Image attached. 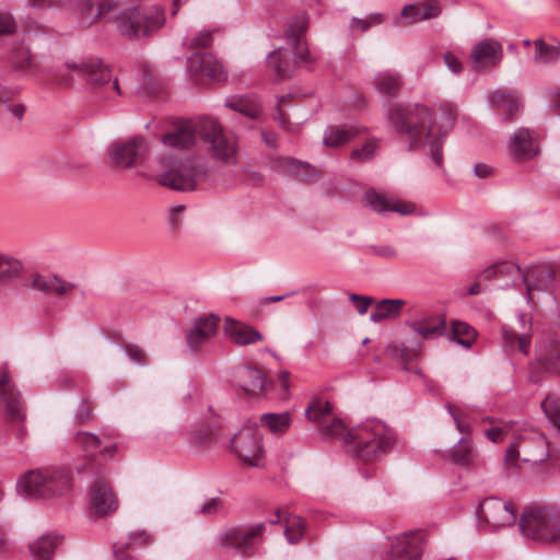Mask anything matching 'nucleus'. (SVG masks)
<instances>
[{
  "label": "nucleus",
  "mask_w": 560,
  "mask_h": 560,
  "mask_svg": "<svg viewBox=\"0 0 560 560\" xmlns=\"http://www.w3.org/2000/svg\"><path fill=\"white\" fill-rule=\"evenodd\" d=\"M68 69L77 72L94 91H100V98L112 100L115 95H121L117 79H113L110 69L98 58H89L81 62L67 61Z\"/></svg>",
  "instance_id": "nucleus-9"
},
{
  "label": "nucleus",
  "mask_w": 560,
  "mask_h": 560,
  "mask_svg": "<svg viewBox=\"0 0 560 560\" xmlns=\"http://www.w3.org/2000/svg\"><path fill=\"white\" fill-rule=\"evenodd\" d=\"M427 143L430 147V155H431L432 161L438 166H441L442 162H443L442 140H441V138L433 137L432 126H430L427 130Z\"/></svg>",
  "instance_id": "nucleus-46"
},
{
  "label": "nucleus",
  "mask_w": 560,
  "mask_h": 560,
  "mask_svg": "<svg viewBox=\"0 0 560 560\" xmlns=\"http://www.w3.org/2000/svg\"><path fill=\"white\" fill-rule=\"evenodd\" d=\"M423 548L424 539L420 532L404 533L393 540L386 560H420Z\"/></svg>",
  "instance_id": "nucleus-15"
},
{
  "label": "nucleus",
  "mask_w": 560,
  "mask_h": 560,
  "mask_svg": "<svg viewBox=\"0 0 560 560\" xmlns=\"http://www.w3.org/2000/svg\"><path fill=\"white\" fill-rule=\"evenodd\" d=\"M15 31V22L8 12H0V35L11 34Z\"/></svg>",
  "instance_id": "nucleus-56"
},
{
  "label": "nucleus",
  "mask_w": 560,
  "mask_h": 560,
  "mask_svg": "<svg viewBox=\"0 0 560 560\" xmlns=\"http://www.w3.org/2000/svg\"><path fill=\"white\" fill-rule=\"evenodd\" d=\"M373 84L380 93L388 97H395L400 91L402 78L395 70H386L374 75Z\"/></svg>",
  "instance_id": "nucleus-32"
},
{
  "label": "nucleus",
  "mask_w": 560,
  "mask_h": 560,
  "mask_svg": "<svg viewBox=\"0 0 560 560\" xmlns=\"http://www.w3.org/2000/svg\"><path fill=\"white\" fill-rule=\"evenodd\" d=\"M451 458L454 464L469 467L477 463L478 454L471 440L462 438L452 448Z\"/></svg>",
  "instance_id": "nucleus-34"
},
{
  "label": "nucleus",
  "mask_w": 560,
  "mask_h": 560,
  "mask_svg": "<svg viewBox=\"0 0 560 560\" xmlns=\"http://www.w3.org/2000/svg\"><path fill=\"white\" fill-rule=\"evenodd\" d=\"M493 173L492 166L486 163H478L474 166V174L478 178H488Z\"/></svg>",
  "instance_id": "nucleus-60"
},
{
  "label": "nucleus",
  "mask_w": 560,
  "mask_h": 560,
  "mask_svg": "<svg viewBox=\"0 0 560 560\" xmlns=\"http://www.w3.org/2000/svg\"><path fill=\"white\" fill-rule=\"evenodd\" d=\"M364 200L369 207L378 213L384 214L392 211V202L387 200L384 195L378 194L375 190L366 191L364 195Z\"/></svg>",
  "instance_id": "nucleus-45"
},
{
  "label": "nucleus",
  "mask_w": 560,
  "mask_h": 560,
  "mask_svg": "<svg viewBox=\"0 0 560 560\" xmlns=\"http://www.w3.org/2000/svg\"><path fill=\"white\" fill-rule=\"evenodd\" d=\"M164 23V11L158 5L128 8L116 18L118 32L129 39L150 36L161 28Z\"/></svg>",
  "instance_id": "nucleus-7"
},
{
  "label": "nucleus",
  "mask_w": 560,
  "mask_h": 560,
  "mask_svg": "<svg viewBox=\"0 0 560 560\" xmlns=\"http://www.w3.org/2000/svg\"><path fill=\"white\" fill-rule=\"evenodd\" d=\"M541 408L549 423L560 432V399L548 396L542 400Z\"/></svg>",
  "instance_id": "nucleus-43"
},
{
  "label": "nucleus",
  "mask_w": 560,
  "mask_h": 560,
  "mask_svg": "<svg viewBox=\"0 0 560 560\" xmlns=\"http://www.w3.org/2000/svg\"><path fill=\"white\" fill-rule=\"evenodd\" d=\"M90 509L96 516H106L115 512L118 501L109 487L102 478L96 479L89 491Z\"/></svg>",
  "instance_id": "nucleus-19"
},
{
  "label": "nucleus",
  "mask_w": 560,
  "mask_h": 560,
  "mask_svg": "<svg viewBox=\"0 0 560 560\" xmlns=\"http://www.w3.org/2000/svg\"><path fill=\"white\" fill-rule=\"evenodd\" d=\"M192 75L207 77L213 81H222L225 73L222 63L210 54L195 52L187 59Z\"/></svg>",
  "instance_id": "nucleus-26"
},
{
  "label": "nucleus",
  "mask_w": 560,
  "mask_h": 560,
  "mask_svg": "<svg viewBox=\"0 0 560 560\" xmlns=\"http://www.w3.org/2000/svg\"><path fill=\"white\" fill-rule=\"evenodd\" d=\"M516 343H517L518 350L522 353L526 354L528 352L529 345H530V336L525 332L520 334V336L517 337Z\"/></svg>",
  "instance_id": "nucleus-62"
},
{
  "label": "nucleus",
  "mask_w": 560,
  "mask_h": 560,
  "mask_svg": "<svg viewBox=\"0 0 560 560\" xmlns=\"http://www.w3.org/2000/svg\"><path fill=\"white\" fill-rule=\"evenodd\" d=\"M443 60L448 70L454 74L462 73L464 66L463 62L453 52L446 51L443 55Z\"/></svg>",
  "instance_id": "nucleus-53"
},
{
  "label": "nucleus",
  "mask_w": 560,
  "mask_h": 560,
  "mask_svg": "<svg viewBox=\"0 0 560 560\" xmlns=\"http://www.w3.org/2000/svg\"><path fill=\"white\" fill-rule=\"evenodd\" d=\"M9 62L14 69L25 70L32 67V55L24 46L14 47L9 54Z\"/></svg>",
  "instance_id": "nucleus-44"
},
{
  "label": "nucleus",
  "mask_w": 560,
  "mask_h": 560,
  "mask_svg": "<svg viewBox=\"0 0 560 560\" xmlns=\"http://www.w3.org/2000/svg\"><path fill=\"white\" fill-rule=\"evenodd\" d=\"M70 489V476L65 469L30 470L16 483V491L27 498L61 495Z\"/></svg>",
  "instance_id": "nucleus-6"
},
{
  "label": "nucleus",
  "mask_w": 560,
  "mask_h": 560,
  "mask_svg": "<svg viewBox=\"0 0 560 560\" xmlns=\"http://www.w3.org/2000/svg\"><path fill=\"white\" fill-rule=\"evenodd\" d=\"M291 422L292 417L289 412H269L260 416V425L275 435L284 434L289 430Z\"/></svg>",
  "instance_id": "nucleus-37"
},
{
  "label": "nucleus",
  "mask_w": 560,
  "mask_h": 560,
  "mask_svg": "<svg viewBox=\"0 0 560 560\" xmlns=\"http://www.w3.org/2000/svg\"><path fill=\"white\" fill-rule=\"evenodd\" d=\"M446 409L448 411V413L452 416L454 422H455V425L457 428V430L462 433H468L469 430H470V425L468 423H465L460 418L459 416L455 412L454 408L451 406V405H447L446 406Z\"/></svg>",
  "instance_id": "nucleus-59"
},
{
  "label": "nucleus",
  "mask_w": 560,
  "mask_h": 560,
  "mask_svg": "<svg viewBox=\"0 0 560 560\" xmlns=\"http://www.w3.org/2000/svg\"><path fill=\"white\" fill-rule=\"evenodd\" d=\"M349 300L353 303V305L355 306V308L360 315L365 314L369 306L373 302L372 298L359 295L355 293L349 294Z\"/></svg>",
  "instance_id": "nucleus-52"
},
{
  "label": "nucleus",
  "mask_w": 560,
  "mask_h": 560,
  "mask_svg": "<svg viewBox=\"0 0 560 560\" xmlns=\"http://www.w3.org/2000/svg\"><path fill=\"white\" fill-rule=\"evenodd\" d=\"M376 151V143L374 141H369L362 148L355 149L351 152L350 159L357 160L360 162L370 161Z\"/></svg>",
  "instance_id": "nucleus-48"
},
{
  "label": "nucleus",
  "mask_w": 560,
  "mask_h": 560,
  "mask_svg": "<svg viewBox=\"0 0 560 560\" xmlns=\"http://www.w3.org/2000/svg\"><path fill=\"white\" fill-rule=\"evenodd\" d=\"M219 320V317L213 314L194 320L192 327L186 334V341L190 351H198L202 345L217 334Z\"/></svg>",
  "instance_id": "nucleus-25"
},
{
  "label": "nucleus",
  "mask_w": 560,
  "mask_h": 560,
  "mask_svg": "<svg viewBox=\"0 0 560 560\" xmlns=\"http://www.w3.org/2000/svg\"><path fill=\"white\" fill-rule=\"evenodd\" d=\"M360 131V128L357 126H331L325 131L323 143L326 147L338 148L348 143L358 136Z\"/></svg>",
  "instance_id": "nucleus-33"
},
{
  "label": "nucleus",
  "mask_w": 560,
  "mask_h": 560,
  "mask_svg": "<svg viewBox=\"0 0 560 560\" xmlns=\"http://www.w3.org/2000/svg\"><path fill=\"white\" fill-rule=\"evenodd\" d=\"M233 384L247 395L256 396L266 390L265 373L255 366H237L233 371Z\"/></svg>",
  "instance_id": "nucleus-24"
},
{
  "label": "nucleus",
  "mask_w": 560,
  "mask_h": 560,
  "mask_svg": "<svg viewBox=\"0 0 560 560\" xmlns=\"http://www.w3.org/2000/svg\"><path fill=\"white\" fill-rule=\"evenodd\" d=\"M26 287L45 295L63 298L70 294L77 288V284L62 279L58 275L45 276L39 272H34L31 275Z\"/></svg>",
  "instance_id": "nucleus-22"
},
{
  "label": "nucleus",
  "mask_w": 560,
  "mask_h": 560,
  "mask_svg": "<svg viewBox=\"0 0 560 560\" xmlns=\"http://www.w3.org/2000/svg\"><path fill=\"white\" fill-rule=\"evenodd\" d=\"M0 404L4 408L5 418L9 422L21 424L24 421L25 413L20 393L7 371L0 372Z\"/></svg>",
  "instance_id": "nucleus-14"
},
{
  "label": "nucleus",
  "mask_w": 560,
  "mask_h": 560,
  "mask_svg": "<svg viewBox=\"0 0 560 560\" xmlns=\"http://www.w3.org/2000/svg\"><path fill=\"white\" fill-rule=\"evenodd\" d=\"M522 534L541 544H560V509L534 504L524 509L518 522Z\"/></svg>",
  "instance_id": "nucleus-5"
},
{
  "label": "nucleus",
  "mask_w": 560,
  "mask_h": 560,
  "mask_svg": "<svg viewBox=\"0 0 560 560\" xmlns=\"http://www.w3.org/2000/svg\"><path fill=\"white\" fill-rule=\"evenodd\" d=\"M517 513V509L512 502L502 501L498 498L485 499L477 510L479 520L492 529L514 525Z\"/></svg>",
  "instance_id": "nucleus-12"
},
{
  "label": "nucleus",
  "mask_w": 560,
  "mask_h": 560,
  "mask_svg": "<svg viewBox=\"0 0 560 560\" xmlns=\"http://www.w3.org/2000/svg\"><path fill=\"white\" fill-rule=\"evenodd\" d=\"M223 330L230 339L238 346L256 343L264 339L262 335L257 329L232 318L225 319Z\"/></svg>",
  "instance_id": "nucleus-29"
},
{
  "label": "nucleus",
  "mask_w": 560,
  "mask_h": 560,
  "mask_svg": "<svg viewBox=\"0 0 560 560\" xmlns=\"http://www.w3.org/2000/svg\"><path fill=\"white\" fill-rule=\"evenodd\" d=\"M331 415V405L328 401L315 400L305 410V416L312 422L322 424V433L327 438H340L345 442V435L350 432L340 419H334L329 424L324 422Z\"/></svg>",
  "instance_id": "nucleus-16"
},
{
  "label": "nucleus",
  "mask_w": 560,
  "mask_h": 560,
  "mask_svg": "<svg viewBox=\"0 0 560 560\" xmlns=\"http://www.w3.org/2000/svg\"><path fill=\"white\" fill-rule=\"evenodd\" d=\"M231 448L236 456L250 467L265 465L262 436L254 428H244L231 439Z\"/></svg>",
  "instance_id": "nucleus-11"
},
{
  "label": "nucleus",
  "mask_w": 560,
  "mask_h": 560,
  "mask_svg": "<svg viewBox=\"0 0 560 560\" xmlns=\"http://www.w3.org/2000/svg\"><path fill=\"white\" fill-rule=\"evenodd\" d=\"M442 12V7L438 0H424L416 3L406 4L401 9L397 25L407 26L417 24L427 20L438 18Z\"/></svg>",
  "instance_id": "nucleus-23"
},
{
  "label": "nucleus",
  "mask_w": 560,
  "mask_h": 560,
  "mask_svg": "<svg viewBox=\"0 0 560 560\" xmlns=\"http://www.w3.org/2000/svg\"><path fill=\"white\" fill-rule=\"evenodd\" d=\"M408 326L423 339H436L446 330L445 316L439 313L420 314Z\"/></svg>",
  "instance_id": "nucleus-27"
},
{
  "label": "nucleus",
  "mask_w": 560,
  "mask_h": 560,
  "mask_svg": "<svg viewBox=\"0 0 560 560\" xmlns=\"http://www.w3.org/2000/svg\"><path fill=\"white\" fill-rule=\"evenodd\" d=\"M307 27L308 19L305 15L294 18L284 32L291 48H278L267 55L266 67L272 82L279 83L294 78L302 67L312 69L317 58L310 51L304 39Z\"/></svg>",
  "instance_id": "nucleus-2"
},
{
  "label": "nucleus",
  "mask_w": 560,
  "mask_h": 560,
  "mask_svg": "<svg viewBox=\"0 0 560 560\" xmlns=\"http://www.w3.org/2000/svg\"><path fill=\"white\" fill-rule=\"evenodd\" d=\"M200 139L211 156L221 163L233 164L236 161L237 143L232 135L208 116L196 119H182L173 130L163 135L162 142L174 149H188Z\"/></svg>",
  "instance_id": "nucleus-1"
},
{
  "label": "nucleus",
  "mask_w": 560,
  "mask_h": 560,
  "mask_svg": "<svg viewBox=\"0 0 560 560\" xmlns=\"http://www.w3.org/2000/svg\"><path fill=\"white\" fill-rule=\"evenodd\" d=\"M62 539L63 537L56 533L44 534L30 546L32 555L37 560H51Z\"/></svg>",
  "instance_id": "nucleus-31"
},
{
  "label": "nucleus",
  "mask_w": 560,
  "mask_h": 560,
  "mask_svg": "<svg viewBox=\"0 0 560 560\" xmlns=\"http://www.w3.org/2000/svg\"><path fill=\"white\" fill-rule=\"evenodd\" d=\"M537 360L544 370L560 376V338L541 349Z\"/></svg>",
  "instance_id": "nucleus-36"
},
{
  "label": "nucleus",
  "mask_w": 560,
  "mask_h": 560,
  "mask_svg": "<svg viewBox=\"0 0 560 560\" xmlns=\"http://www.w3.org/2000/svg\"><path fill=\"white\" fill-rule=\"evenodd\" d=\"M503 430L501 428H490L485 430V435L488 440L493 443H499L502 441Z\"/></svg>",
  "instance_id": "nucleus-64"
},
{
  "label": "nucleus",
  "mask_w": 560,
  "mask_h": 560,
  "mask_svg": "<svg viewBox=\"0 0 560 560\" xmlns=\"http://www.w3.org/2000/svg\"><path fill=\"white\" fill-rule=\"evenodd\" d=\"M395 443L394 432L381 421H366L345 435L353 456L370 462L387 453Z\"/></svg>",
  "instance_id": "nucleus-4"
},
{
  "label": "nucleus",
  "mask_w": 560,
  "mask_h": 560,
  "mask_svg": "<svg viewBox=\"0 0 560 560\" xmlns=\"http://www.w3.org/2000/svg\"><path fill=\"white\" fill-rule=\"evenodd\" d=\"M212 43V33L210 31H201L190 39V46L196 48H207Z\"/></svg>",
  "instance_id": "nucleus-55"
},
{
  "label": "nucleus",
  "mask_w": 560,
  "mask_h": 560,
  "mask_svg": "<svg viewBox=\"0 0 560 560\" xmlns=\"http://www.w3.org/2000/svg\"><path fill=\"white\" fill-rule=\"evenodd\" d=\"M478 278H482L487 281L494 279H502L505 283L502 285L503 289L518 284L520 282L527 283V276L521 269V267L513 261H499L485 268ZM527 290L532 288L526 284Z\"/></svg>",
  "instance_id": "nucleus-18"
},
{
  "label": "nucleus",
  "mask_w": 560,
  "mask_h": 560,
  "mask_svg": "<svg viewBox=\"0 0 560 560\" xmlns=\"http://www.w3.org/2000/svg\"><path fill=\"white\" fill-rule=\"evenodd\" d=\"M305 521L298 515H288L285 517L284 535L290 544L299 542L305 533Z\"/></svg>",
  "instance_id": "nucleus-42"
},
{
  "label": "nucleus",
  "mask_w": 560,
  "mask_h": 560,
  "mask_svg": "<svg viewBox=\"0 0 560 560\" xmlns=\"http://www.w3.org/2000/svg\"><path fill=\"white\" fill-rule=\"evenodd\" d=\"M384 21V15L381 13L371 14L368 19L352 18L350 28L352 31L359 30L360 32L368 31L371 26L377 25Z\"/></svg>",
  "instance_id": "nucleus-47"
},
{
  "label": "nucleus",
  "mask_w": 560,
  "mask_h": 560,
  "mask_svg": "<svg viewBox=\"0 0 560 560\" xmlns=\"http://www.w3.org/2000/svg\"><path fill=\"white\" fill-rule=\"evenodd\" d=\"M503 342L506 347L513 349L520 334L515 332L511 328L503 326L501 329Z\"/></svg>",
  "instance_id": "nucleus-57"
},
{
  "label": "nucleus",
  "mask_w": 560,
  "mask_h": 560,
  "mask_svg": "<svg viewBox=\"0 0 560 560\" xmlns=\"http://www.w3.org/2000/svg\"><path fill=\"white\" fill-rule=\"evenodd\" d=\"M31 7L35 9H50L62 7V0H28Z\"/></svg>",
  "instance_id": "nucleus-58"
},
{
  "label": "nucleus",
  "mask_w": 560,
  "mask_h": 560,
  "mask_svg": "<svg viewBox=\"0 0 560 560\" xmlns=\"http://www.w3.org/2000/svg\"><path fill=\"white\" fill-rule=\"evenodd\" d=\"M225 106L252 119H256L261 113L260 105L256 97H232L226 100Z\"/></svg>",
  "instance_id": "nucleus-38"
},
{
  "label": "nucleus",
  "mask_w": 560,
  "mask_h": 560,
  "mask_svg": "<svg viewBox=\"0 0 560 560\" xmlns=\"http://www.w3.org/2000/svg\"><path fill=\"white\" fill-rule=\"evenodd\" d=\"M534 46L537 62L552 63L560 58V45H550L539 38L534 42Z\"/></svg>",
  "instance_id": "nucleus-41"
},
{
  "label": "nucleus",
  "mask_w": 560,
  "mask_h": 560,
  "mask_svg": "<svg viewBox=\"0 0 560 560\" xmlns=\"http://www.w3.org/2000/svg\"><path fill=\"white\" fill-rule=\"evenodd\" d=\"M492 107L503 117L504 121H511L521 112L522 101L517 93L506 89H498L489 94Z\"/></svg>",
  "instance_id": "nucleus-28"
},
{
  "label": "nucleus",
  "mask_w": 560,
  "mask_h": 560,
  "mask_svg": "<svg viewBox=\"0 0 560 560\" xmlns=\"http://www.w3.org/2000/svg\"><path fill=\"white\" fill-rule=\"evenodd\" d=\"M77 443L81 446L88 458L102 457L110 458L116 453V445H102L98 436L89 432H78L75 435Z\"/></svg>",
  "instance_id": "nucleus-30"
},
{
  "label": "nucleus",
  "mask_w": 560,
  "mask_h": 560,
  "mask_svg": "<svg viewBox=\"0 0 560 560\" xmlns=\"http://www.w3.org/2000/svg\"><path fill=\"white\" fill-rule=\"evenodd\" d=\"M476 330L464 322H454L452 324V340L468 349L476 340Z\"/></svg>",
  "instance_id": "nucleus-40"
},
{
  "label": "nucleus",
  "mask_w": 560,
  "mask_h": 560,
  "mask_svg": "<svg viewBox=\"0 0 560 560\" xmlns=\"http://www.w3.org/2000/svg\"><path fill=\"white\" fill-rule=\"evenodd\" d=\"M390 210L407 215L415 211V206L404 202H394L392 203Z\"/></svg>",
  "instance_id": "nucleus-61"
},
{
  "label": "nucleus",
  "mask_w": 560,
  "mask_h": 560,
  "mask_svg": "<svg viewBox=\"0 0 560 560\" xmlns=\"http://www.w3.org/2000/svg\"><path fill=\"white\" fill-rule=\"evenodd\" d=\"M145 151V141L141 137H135L125 141H116L108 149L112 161L119 167L132 166L137 159Z\"/></svg>",
  "instance_id": "nucleus-20"
},
{
  "label": "nucleus",
  "mask_w": 560,
  "mask_h": 560,
  "mask_svg": "<svg viewBox=\"0 0 560 560\" xmlns=\"http://www.w3.org/2000/svg\"><path fill=\"white\" fill-rule=\"evenodd\" d=\"M124 351L132 362L138 364H145L147 354L139 346L132 343L126 345L124 347Z\"/></svg>",
  "instance_id": "nucleus-49"
},
{
  "label": "nucleus",
  "mask_w": 560,
  "mask_h": 560,
  "mask_svg": "<svg viewBox=\"0 0 560 560\" xmlns=\"http://www.w3.org/2000/svg\"><path fill=\"white\" fill-rule=\"evenodd\" d=\"M23 262L11 255L0 253V282L19 278L23 272Z\"/></svg>",
  "instance_id": "nucleus-39"
},
{
  "label": "nucleus",
  "mask_w": 560,
  "mask_h": 560,
  "mask_svg": "<svg viewBox=\"0 0 560 560\" xmlns=\"http://www.w3.org/2000/svg\"><path fill=\"white\" fill-rule=\"evenodd\" d=\"M116 3L114 0H75L73 9L79 23L84 27L102 21Z\"/></svg>",
  "instance_id": "nucleus-21"
},
{
  "label": "nucleus",
  "mask_w": 560,
  "mask_h": 560,
  "mask_svg": "<svg viewBox=\"0 0 560 560\" xmlns=\"http://www.w3.org/2000/svg\"><path fill=\"white\" fill-rule=\"evenodd\" d=\"M91 417H92V410L84 404H81L75 413L77 420L82 423V422L89 421L91 419Z\"/></svg>",
  "instance_id": "nucleus-63"
},
{
  "label": "nucleus",
  "mask_w": 560,
  "mask_h": 560,
  "mask_svg": "<svg viewBox=\"0 0 560 560\" xmlns=\"http://www.w3.org/2000/svg\"><path fill=\"white\" fill-rule=\"evenodd\" d=\"M404 304L405 301L399 299L382 300L371 312L370 320L373 323H380L388 318H396L400 315Z\"/></svg>",
  "instance_id": "nucleus-35"
},
{
  "label": "nucleus",
  "mask_w": 560,
  "mask_h": 560,
  "mask_svg": "<svg viewBox=\"0 0 560 560\" xmlns=\"http://www.w3.org/2000/svg\"><path fill=\"white\" fill-rule=\"evenodd\" d=\"M208 177V166L198 156L163 154L156 160L155 180L174 190H194Z\"/></svg>",
  "instance_id": "nucleus-3"
},
{
  "label": "nucleus",
  "mask_w": 560,
  "mask_h": 560,
  "mask_svg": "<svg viewBox=\"0 0 560 560\" xmlns=\"http://www.w3.org/2000/svg\"><path fill=\"white\" fill-rule=\"evenodd\" d=\"M387 352L393 359L400 360L404 362L409 361L417 355L413 350H409L406 347H400L396 345L388 346Z\"/></svg>",
  "instance_id": "nucleus-50"
},
{
  "label": "nucleus",
  "mask_w": 560,
  "mask_h": 560,
  "mask_svg": "<svg viewBox=\"0 0 560 560\" xmlns=\"http://www.w3.org/2000/svg\"><path fill=\"white\" fill-rule=\"evenodd\" d=\"M369 252L375 256L393 259L397 257V250L394 246L388 244L372 245L369 247Z\"/></svg>",
  "instance_id": "nucleus-51"
},
{
  "label": "nucleus",
  "mask_w": 560,
  "mask_h": 560,
  "mask_svg": "<svg viewBox=\"0 0 560 560\" xmlns=\"http://www.w3.org/2000/svg\"><path fill=\"white\" fill-rule=\"evenodd\" d=\"M222 506V501L219 498H211L206 501L197 511V514L214 515Z\"/></svg>",
  "instance_id": "nucleus-54"
},
{
  "label": "nucleus",
  "mask_w": 560,
  "mask_h": 560,
  "mask_svg": "<svg viewBox=\"0 0 560 560\" xmlns=\"http://www.w3.org/2000/svg\"><path fill=\"white\" fill-rule=\"evenodd\" d=\"M508 148L515 161L532 160L539 153L537 135L528 128L520 127L511 135Z\"/></svg>",
  "instance_id": "nucleus-17"
},
{
  "label": "nucleus",
  "mask_w": 560,
  "mask_h": 560,
  "mask_svg": "<svg viewBox=\"0 0 560 560\" xmlns=\"http://www.w3.org/2000/svg\"><path fill=\"white\" fill-rule=\"evenodd\" d=\"M265 530V523L228 527L219 534V542L222 547L233 548L245 558L252 557L261 542Z\"/></svg>",
  "instance_id": "nucleus-10"
},
{
  "label": "nucleus",
  "mask_w": 560,
  "mask_h": 560,
  "mask_svg": "<svg viewBox=\"0 0 560 560\" xmlns=\"http://www.w3.org/2000/svg\"><path fill=\"white\" fill-rule=\"evenodd\" d=\"M387 120L399 136H407L410 147L417 145L422 138L427 124L432 120L431 110L423 105H404L395 103L387 109Z\"/></svg>",
  "instance_id": "nucleus-8"
},
{
  "label": "nucleus",
  "mask_w": 560,
  "mask_h": 560,
  "mask_svg": "<svg viewBox=\"0 0 560 560\" xmlns=\"http://www.w3.org/2000/svg\"><path fill=\"white\" fill-rule=\"evenodd\" d=\"M503 60L502 44L494 38H483L476 43L470 51L474 70L487 71L498 68Z\"/></svg>",
  "instance_id": "nucleus-13"
}]
</instances>
